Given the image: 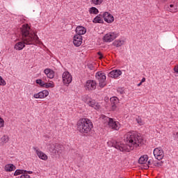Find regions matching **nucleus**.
Listing matches in <instances>:
<instances>
[{
	"label": "nucleus",
	"instance_id": "obj_31",
	"mask_svg": "<svg viewBox=\"0 0 178 178\" xmlns=\"http://www.w3.org/2000/svg\"><path fill=\"white\" fill-rule=\"evenodd\" d=\"M169 10H170V12H172V13H175V12H176V8H175V5L170 4Z\"/></svg>",
	"mask_w": 178,
	"mask_h": 178
},
{
	"label": "nucleus",
	"instance_id": "obj_16",
	"mask_svg": "<svg viewBox=\"0 0 178 178\" xmlns=\"http://www.w3.org/2000/svg\"><path fill=\"white\" fill-rule=\"evenodd\" d=\"M76 33V35H83L85 33H87V29H86L83 26H79L76 28L75 30Z\"/></svg>",
	"mask_w": 178,
	"mask_h": 178
},
{
	"label": "nucleus",
	"instance_id": "obj_39",
	"mask_svg": "<svg viewBox=\"0 0 178 178\" xmlns=\"http://www.w3.org/2000/svg\"><path fill=\"white\" fill-rule=\"evenodd\" d=\"M158 165H160V166H162V163H156V165H155V166H158Z\"/></svg>",
	"mask_w": 178,
	"mask_h": 178
},
{
	"label": "nucleus",
	"instance_id": "obj_28",
	"mask_svg": "<svg viewBox=\"0 0 178 178\" xmlns=\"http://www.w3.org/2000/svg\"><path fill=\"white\" fill-rule=\"evenodd\" d=\"M24 172V173H26V170H17L15 172H14V176H19V175H23V172Z\"/></svg>",
	"mask_w": 178,
	"mask_h": 178
},
{
	"label": "nucleus",
	"instance_id": "obj_1",
	"mask_svg": "<svg viewBox=\"0 0 178 178\" xmlns=\"http://www.w3.org/2000/svg\"><path fill=\"white\" fill-rule=\"evenodd\" d=\"M124 140L125 144L116 142L115 144H113V147L122 152H130V151H133L134 148H137L139 144H144V139L138 136V134L134 131L128 132L125 135Z\"/></svg>",
	"mask_w": 178,
	"mask_h": 178
},
{
	"label": "nucleus",
	"instance_id": "obj_26",
	"mask_svg": "<svg viewBox=\"0 0 178 178\" xmlns=\"http://www.w3.org/2000/svg\"><path fill=\"white\" fill-rule=\"evenodd\" d=\"M89 12H90V15L92 13H93V15H98V13H99L98 10L95 7L90 8Z\"/></svg>",
	"mask_w": 178,
	"mask_h": 178
},
{
	"label": "nucleus",
	"instance_id": "obj_2",
	"mask_svg": "<svg viewBox=\"0 0 178 178\" xmlns=\"http://www.w3.org/2000/svg\"><path fill=\"white\" fill-rule=\"evenodd\" d=\"M20 32L22 35V42H18L15 44L14 48L17 51H22L26 45H33L34 42L38 41V36L35 33L30 32V26L29 25H22L20 28Z\"/></svg>",
	"mask_w": 178,
	"mask_h": 178
},
{
	"label": "nucleus",
	"instance_id": "obj_10",
	"mask_svg": "<svg viewBox=\"0 0 178 178\" xmlns=\"http://www.w3.org/2000/svg\"><path fill=\"white\" fill-rule=\"evenodd\" d=\"M48 95H49V92L47 90H44L39 92L38 93L34 94L33 98L42 99V98H46V97H48Z\"/></svg>",
	"mask_w": 178,
	"mask_h": 178
},
{
	"label": "nucleus",
	"instance_id": "obj_8",
	"mask_svg": "<svg viewBox=\"0 0 178 178\" xmlns=\"http://www.w3.org/2000/svg\"><path fill=\"white\" fill-rule=\"evenodd\" d=\"M153 154L154 157L158 161H161V159H163L164 154L163 150L161 147H156L154 149Z\"/></svg>",
	"mask_w": 178,
	"mask_h": 178
},
{
	"label": "nucleus",
	"instance_id": "obj_18",
	"mask_svg": "<svg viewBox=\"0 0 178 178\" xmlns=\"http://www.w3.org/2000/svg\"><path fill=\"white\" fill-rule=\"evenodd\" d=\"M88 105V106H91V108H94V109H96V110L101 109V106L99 105V104H98L97 102H95V100L92 99L90 101Z\"/></svg>",
	"mask_w": 178,
	"mask_h": 178
},
{
	"label": "nucleus",
	"instance_id": "obj_20",
	"mask_svg": "<svg viewBox=\"0 0 178 178\" xmlns=\"http://www.w3.org/2000/svg\"><path fill=\"white\" fill-rule=\"evenodd\" d=\"M110 101L111 103V109L112 111H116V108H118V106L116 104H118V97H113L110 99ZM114 101V102H113Z\"/></svg>",
	"mask_w": 178,
	"mask_h": 178
},
{
	"label": "nucleus",
	"instance_id": "obj_40",
	"mask_svg": "<svg viewBox=\"0 0 178 178\" xmlns=\"http://www.w3.org/2000/svg\"><path fill=\"white\" fill-rule=\"evenodd\" d=\"M144 81H145V78H143L140 83H144Z\"/></svg>",
	"mask_w": 178,
	"mask_h": 178
},
{
	"label": "nucleus",
	"instance_id": "obj_33",
	"mask_svg": "<svg viewBox=\"0 0 178 178\" xmlns=\"http://www.w3.org/2000/svg\"><path fill=\"white\" fill-rule=\"evenodd\" d=\"M0 86H6V81L0 76Z\"/></svg>",
	"mask_w": 178,
	"mask_h": 178
},
{
	"label": "nucleus",
	"instance_id": "obj_25",
	"mask_svg": "<svg viewBox=\"0 0 178 178\" xmlns=\"http://www.w3.org/2000/svg\"><path fill=\"white\" fill-rule=\"evenodd\" d=\"M82 99H83V102H85V104H87V105H88L92 99L90 98V97L88 95H84Z\"/></svg>",
	"mask_w": 178,
	"mask_h": 178
},
{
	"label": "nucleus",
	"instance_id": "obj_43",
	"mask_svg": "<svg viewBox=\"0 0 178 178\" xmlns=\"http://www.w3.org/2000/svg\"><path fill=\"white\" fill-rule=\"evenodd\" d=\"M148 165H151V161H148Z\"/></svg>",
	"mask_w": 178,
	"mask_h": 178
},
{
	"label": "nucleus",
	"instance_id": "obj_37",
	"mask_svg": "<svg viewBox=\"0 0 178 178\" xmlns=\"http://www.w3.org/2000/svg\"><path fill=\"white\" fill-rule=\"evenodd\" d=\"M97 55H99V59H102L104 58V56H102V53H101V51H99L97 53Z\"/></svg>",
	"mask_w": 178,
	"mask_h": 178
},
{
	"label": "nucleus",
	"instance_id": "obj_12",
	"mask_svg": "<svg viewBox=\"0 0 178 178\" xmlns=\"http://www.w3.org/2000/svg\"><path fill=\"white\" fill-rule=\"evenodd\" d=\"M83 43V36L75 35L74 36L73 44L75 47H80Z\"/></svg>",
	"mask_w": 178,
	"mask_h": 178
},
{
	"label": "nucleus",
	"instance_id": "obj_30",
	"mask_svg": "<svg viewBox=\"0 0 178 178\" xmlns=\"http://www.w3.org/2000/svg\"><path fill=\"white\" fill-rule=\"evenodd\" d=\"M36 83L39 84V86H40V87H44V86H45V82L44 81H42V79H37Z\"/></svg>",
	"mask_w": 178,
	"mask_h": 178
},
{
	"label": "nucleus",
	"instance_id": "obj_3",
	"mask_svg": "<svg viewBox=\"0 0 178 178\" xmlns=\"http://www.w3.org/2000/svg\"><path fill=\"white\" fill-rule=\"evenodd\" d=\"M92 122L88 118H82L78 121L77 130L83 134H88L92 130Z\"/></svg>",
	"mask_w": 178,
	"mask_h": 178
},
{
	"label": "nucleus",
	"instance_id": "obj_5",
	"mask_svg": "<svg viewBox=\"0 0 178 178\" xmlns=\"http://www.w3.org/2000/svg\"><path fill=\"white\" fill-rule=\"evenodd\" d=\"M103 119L107 122V124L113 130H119V129H120V124L119 122H116L113 120V118L106 117L105 115L103 116Z\"/></svg>",
	"mask_w": 178,
	"mask_h": 178
},
{
	"label": "nucleus",
	"instance_id": "obj_42",
	"mask_svg": "<svg viewBox=\"0 0 178 178\" xmlns=\"http://www.w3.org/2000/svg\"><path fill=\"white\" fill-rule=\"evenodd\" d=\"M141 84H143V82H140V83H138V86L140 87V86H141Z\"/></svg>",
	"mask_w": 178,
	"mask_h": 178
},
{
	"label": "nucleus",
	"instance_id": "obj_38",
	"mask_svg": "<svg viewBox=\"0 0 178 178\" xmlns=\"http://www.w3.org/2000/svg\"><path fill=\"white\" fill-rule=\"evenodd\" d=\"M174 72H175V73H177V74H178V65L175 66Z\"/></svg>",
	"mask_w": 178,
	"mask_h": 178
},
{
	"label": "nucleus",
	"instance_id": "obj_36",
	"mask_svg": "<svg viewBox=\"0 0 178 178\" xmlns=\"http://www.w3.org/2000/svg\"><path fill=\"white\" fill-rule=\"evenodd\" d=\"M88 67L90 70H94V65H92V64L88 65Z\"/></svg>",
	"mask_w": 178,
	"mask_h": 178
},
{
	"label": "nucleus",
	"instance_id": "obj_21",
	"mask_svg": "<svg viewBox=\"0 0 178 178\" xmlns=\"http://www.w3.org/2000/svg\"><path fill=\"white\" fill-rule=\"evenodd\" d=\"M147 161H148V156L143 155L139 158L138 163H140V165H144V163H147Z\"/></svg>",
	"mask_w": 178,
	"mask_h": 178
},
{
	"label": "nucleus",
	"instance_id": "obj_19",
	"mask_svg": "<svg viewBox=\"0 0 178 178\" xmlns=\"http://www.w3.org/2000/svg\"><path fill=\"white\" fill-rule=\"evenodd\" d=\"M4 169L6 172H13V170H16V166L12 163H9L5 165Z\"/></svg>",
	"mask_w": 178,
	"mask_h": 178
},
{
	"label": "nucleus",
	"instance_id": "obj_13",
	"mask_svg": "<svg viewBox=\"0 0 178 178\" xmlns=\"http://www.w3.org/2000/svg\"><path fill=\"white\" fill-rule=\"evenodd\" d=\"M86 87L90 90H95L97 88V83L94 80L87 81Z\"/></svg>",
	"mask_w": 178,
	"mask_h": 178
},
{
	"label": "nucleus",
	"instance_id": "obj_4",
	"mask_svg": "<svg viewBox=\"0 0 178 178\" xmlns=\"http://www.w3.org/2000/svg\"><path fill=\"white\" fill-rule=\"evenodd\" d=\"M47 148L49 152L53 154V155H60V154H63V151H65L63 145L55 143L49 144Z\"/></svg>",
	"mask_w": 178,
	"mask_h": 178
},
{
	"label": "nucleus",
	"instance_id": "obj_29",
	"mask_svg": "<svg viewBox=\"0 0 178 178\" xmlns=\"http://www.w3.org/2000/svg\"><path fill=\"white\" fill-rule=\"evenodd\" d=\"M91 2L94 5H101L104 2V0H91Z\"/></svg>",
	"mask_w": 178,
	"mask_h": 178
},
{
	"label": "nucleus",
	"instance_id": "obj_34",
	"mask_svg": "<svg viewBox=\"0 0 178 178\" xmlns=\"http://www.w3.org/2000/svg\"><path fill=\"white\" fill-rule=\"evenodd\" d=\"M4 124H5V121L3 120V119L0 118V128L3 127Z\"/></svg>",
	"mask_w": 178,
	"mask_h": 178
},
{
	"label": "nucleus",
	"instance_id": "obj_6",
	"mask_svg": "<svg viewBox=\"0 0 178 178\" xmlns=\"http://www.w3.org/2000/svg\"><path fill=\"white\" fill-rule=\"evenodd\" d=\"M95 77L97 81H99V87L104 88V87L106 86V76H105V74L98 72L96 73Z\"/></svg>",
	"mask_w": 178,
	"mask_h": 178
},
{
	"label": "nucleus",
	"instance_id": "obj_14",
	"mask_svg": "<svg viewBox=\"0 0 178 178\" xmlns=\"http://www.w3.org/2000/svg\"><path fill=\"white\" fill-rule=\"evenodd\" d=\"M33 149L35 150L36 154L38 155V158H40V159H42V161L48 160V156H47L45 153L40 151L39 149H37L36 147H33Z\"/></svg>",
	"mask_w": 178,
	"mask_h": 178
},
{
	"label": "nucleus",
	"instance_id": "obj_41",
	"mask_svg": "<svg viewBox=\"0 0 178 178\" xmlns=\"http://www.w3.org/2000/svg\"><path fill=\"white\" fill-rule=\"evenodd\" d=\"M27 173H29V175H31V173H33V171H27Z\"/></svg>",
	"mask_w": 178,
	"mask_h": 178
},
{
	"label": "nucleus",
	"instance_id": "obj_22",
	"mask_svg": "<svg viewBox=\"0 0 178 178\" xmlns=\"http://www.w3.org/2000/svg\"><path fill=\"white\" fill-rule=\"evenodd\" d=\"M124 42L123 40H115L113 42V45H114V47H116L117 48H119L120 47H122V45H123Z\"/></svg>",
	"mask_w": 178,
	"mask_h": 178
},
{
	"label": "nucleus",
	"instance_id": "obj_35",
	"mask_svg": "<svg viewBox=\"0 0 178 178\" xmlns=\"http://www.w3.org/2000/svg\"><path fill=\"white\" fill-rule=\"evenodd\" d=\"M20 178H31V177H30V175H29L27 174H24L20 176Z\"/></svg>",
	"mask_w": 178,
	"mask_h": 178
},
{
	"label": "nucleus",
	"instance_id": "obj_11",
	"mask_svg": "<svg viewBox=\"0 0 178 178\" xmlns=\"http://www.w3.org/2000/svg\"><path fill=\"white\" fill-rule=\"evenodd\" d=\"M103 18L104 19V22H106L107 23H113V22L115 21V18L111 13L108 12H105L103 14Z\"/></svg>",
	"mask_w": 178,
	"mask_h": 178
},
{
	"label": "nucleus",
	"instance_id": "obj_24",
	"mask_svg": "<svg viewBox=\"0 0 178 178\" xmlns=\"http://www.w3.org/2000/svg\"><path fill=\"white\" fill-rule=\"evenodd\" d=\"M9 142V136H8V135H4L2 138H1V143L3 144H6V143Z\"/></svg>",
	"mask_w": 178,
	"mask_h": 178
},
{
	"label": "nucleus",
	"instance_id": "obj_15",
	"mask_svg": "<svg viewBox=\"0 0 178 178\" xmlns=\"http://www.w3.org/2000/svg\"><path fill=\"white\" fill-rule=\"evenodd\" d=\"M122 74V71L120 70H114L108 73V77H111L112 79H116L119 77Z\"/></svg>",
	"mask_w": 178,
	"mask_h": 178
},
{
	"label": "nucleus",
	"instance_id": "obj_32",
	"mask_svg": "<svg viewBox=\"0 0 178 178\" xmlns=\"http://www.w3.org/2000/svg\"><path fill=\"white\" fill-rule=\"evenodd\" d=\"M136 122L138 124H140V126H143V124H144V122H143V120H141V118H140V117L136 118Z\"/></svg>",
	"mask_w": 178,
	"mask_h": 178
},
{
	"label": "nucleus",
	"instance_id": "obj_7",
	"mask_svg": "<svg viewBox=\"0 0 178 178\" xmlns=\"http://www.w3.org/2000/svg\"><path fill=\"white\" fill-rule=\"evenodd\" d=\"M73 81V77H72V74L69 73V72H65L63 73V82L64 84H67V86H69L70 83Z\"/></svg>",
	"mask_w": 178,
	"mask_h": 178
},
{
	"label": "nucleus",
	"instance_id": "obj_23",
	"mask_svg": "<svg viewBox=\"0 0 178 178\" xmlns=\"http://www.w3.org/2000/svg\"><path fill=\"white\" fill-rule=\"evenodd\" d=\"M93 23H104V19L99 15H97L93 19Z\"/></svg>",
	"mask_w": 178,
	"mask_h": 178
},
{
	"label": "nucleus",
	"instance_id": "obj_9",
	"mask_svg": "<svg viewBox=\"0 0 178 178\" xmlns=\"http://www.w3.org/2000/svg\"><path fill=\"white\" fill-rule=\"evenodd\" d=\"M118 38V34L115 32H111L105 35L104 40L105 42H112L113 40Z\"/></svg>",
	"mask_w": 178,
	"mask_h": 178
},
{
	"label": "nucleus",
	"instance_id": "obj_17",
	"mask_svg": "<svg viewBox=\"0 0 178 178\" xmlns=\"http://www.w3.org/2000/svg\"><path fill=\"white\" fill-rule=\"evenodd\" d=\"M44 74L47 76L48 79H54L55 77V72L49 68L44 70Z\"/></svg>",
	"mask_w": 178,
	"mask_h": 178
},
{
	"label": "nucleus",
	"instance_id": "obj_27",
	"mask_svg": "<svg viewBox=\"0 0 178 178\" xmlns=\"http://www.w3.org/2000/svg\"><path fill=\"white\" fill-rule=\"evenodd\" d=\"M44 88H54L55 87V85H54V83H45L43 86Z\"/></svg>",
	"mask_w": 178,
	"mask_h": 178
}]
</instances>
